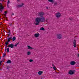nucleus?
I'll return each instance as SVG.
<instances>
[{
    "instance_id": "ddd939ff",
    "label": "nucleus",
    "mask_w": 79,
    "mask_h": 79,
    "mask_svg": "<svg viewBox=\"0 0 79 79\" xmlns=\"http://www.w3.org/2000/svg\"><path fill=\"white\" fill-rule=\"evenodd\" d=\"M8 42H9L8 41H7L5 42V47H7V45H8V44H9Z\"/></svg>"
},
{
    "instance_id": "2f4dec72",
    "label": "nucleus",
    "mask_w": 79,
    "mask_h": 79,
    "mask_svg": "<svg viewBox=\"0 0 79 79\" xmlns=\"http://www.w3.org/2000/svg\"><path fill=\"white\" fill-rule=\"evenodd\" d=\"M69 19H70L71 21H72V20L73 19L69 18Z\"/></svg>"
},
{
    "instance_id": "7ed1b4c3",
    "label": "nucleus",
    "mask_w": 79,
    "mask_h": 79,
    "mask_svg": "<svg viewBox=\"0 0 79 79\" xmlns=\"http://www.w3.org/2000/svg\"><path fill=\"white\" fill-rule=\"evenodd\" d=\"M8 47H10L11 48H13V47H14V45H13V44H11L8 45Z\"/></svg>"
},
{
    "instance_id": "9b49d317",
    "label": "nucleus",
    "mask_w": 79,
    "mask_h": 79,
    "mask_svg": "<svg viewBox=\"0 0 79 79\" xmlns=\"http://www.w3.org/2000/svg\"><path fill=\"white\" fill-rule=\"evenodd\" d=\"M24 5V3H22L21 5H18V7H19V8H21V7H23V6Z\"/></svg>"
},
{
    "instance_id": "58836bf2",
    "label": "nucleus",
    "mask_w": 79,
    "mask_h": 79,
    "mask_svg": "<svg viewBox=\"0 0 79 79\" xmlns=\"http://www.w3.org/2000/svg\"><path fill=\"white\" fill-rule=\"evenodd\" d=\"M1 0H0V1Z\"/></svg>"
},
{
    "instance_id": "6ab92c4d",
    "label": "nucleus",
    "mask_w": 79,
    "mask_h": 79,
    "mask_svg": "<svg viewBox=\"0 0 79 79\" xmlns=\"http://www.w3.org/2000/svg\"><path fill=\"white\" fill-rule=\"evenodd\" d=\"M31 52H27V55H31Z\"/></svg>"
},
{
    "instance_id": "9d476101",
    "label": "nucleus",
    "mask_w": 79,
    "mask_h": 79,
    "mask_svg": "<svg viewBox=\"0 0 79 79\" xmlns=\"http://www.w3.org/2000/svg\"><path fill=\"white\" fill-rule=\"evenodd\" d=\"M74 72L72 71V70H70L69 72V74L72 75L74 74Z\"/></svg>"
},
{
    "instance_id": "393cba45",
    "label": "nucleus",
    "mask_w": 79,
    "mask_h": 79,
    "mask_svg": "<svg viewBox=\"0 0 79 79\" xmlns=\"http://www.w3.org/2000/svg\"><path fill=\"white\" fill-rule=\"evenodd\" d=\"M9 32H7L8 34H11V31H10V30H9Z\"/></svg>"
},
{
    "instance_id": "20e7f679",
    "label": "nucleus",
    "mask_w": 79,
    "mask_h": 79,
    "mask_svg": "<svg viewBox=\"0 0 79 79\" xmlns=\"http://www.w3.org/2000/svg\"><path fill=\"white\" fill-rule=\"evenodd\" d=\"M76 40H74L73 41V47L76 48Z\"/></svg>"
},
{
    "instance_id": "72a5a7b5",
    "label": "nucleus",
    "mask_w": 79,
    "mask_h": 79,
    "mask_svg": "<svg viewBox=\"0 0 79 79\" xmlns=\"http://www.w3.org/2000/svg\"><path fill=\"white\" fill-rule=\"evenodd\" d=\"M0 62H1V63H2V61H0Z\"/></svg>"
},
{
    "instance_id": "4c0bfd02",
    "label": "nucleus",
    "mask_w": 79,
    "mask_h": 79,
    "mask_svg": "<svg viewBox=\"0 0 79 79\" xmlns=\"http://www.w3.org/2000/svg\"><path fill=\"white\" fill-rule=\"evenodd\" d=\"M18 1L19 0H17Z\"/></svg>"
},
{
    "instance_id": "5701e85b",
    "label": "nucleus",
    "mask_w": 79,
    "mask_h": 79,
    "mask_svg": "<svg viewBox=\"0 0 79 79\" xmlns=\"http://www.w3.org/2000/svg\"><path fill=\"white\" fill-rule=\"evenodd\" d=\"M53 68L54 70H55L56 69V67H53Z\"/></svg>"
},
{
    "instance_id": "473e14b6",
    "label": "nucleus",
    "mask_w": 79,
    "mask_h": 79,
    "mask_svg": "<svg viewBox=\"0 0 79 79\" xmlns=\"http://www.w3.org/2000/svg\"><path fill=\"white\" fill-rule=\"evenodd\" d=\"M5 51H6V49H5Z\"/></svg>"
},
{
    "instance_id": "4be33fe9",
    "label": "nucleus",
    "mask_w": 79,
    "mask_h": 79,
    "mask_svg": "<svg viewBox=\"0 0 79 79\" xmlns=\"http://www.w3.org/2000/svg\"><path fill=\"white\" fill-rule=\"evenodd\" d=\"M58 5V2H56L54 3V5Z\"/></svg>"
},
{
    "instance_id": "0eeeda50",
    "label": "nucleus",
    "mask_w": 79,
    "mask_h": 79,
    "mask_svg": "<svg viewBox=\"0 0 79 79\" xmlns=\"http://www.w3.org/2000/svg\"><path fill=\"white\" fill-rule=\"evenodd\" d=\"M11 40H12V37H10L7 38V41L9 42H10Z\"/></svg>"
},
{
    "instance_id": "c85d7f7f",
    "label": "nucleus",
    "mask_w": 79,
    "mask_h": 79,
    "mask_svg": "<svg viewBox=\"0 0 79 79\" xmlns=\"http://www.w3.org/2000/svg\"><path fill=\"white\" fill-rule=\"evenodd\" d=\"M52 66H53V67H55V64H52Z\"/></svg>"
},
{
    "instance_id": "a878e982",
    "label": "nucleus",
    "mask_w": 79,
    "mask_h": 79,
    "mask_svg": "<svg viewBox=\"0 0 79 79\" xmlns=\"http://www.w3.org/2000/svg\"><path fill=\"white\" fill-rule=\"evenodd\" d=\"M19 44V43H18L17 44H15L14 46L15 47H16V46H17V45H18Z\"/></svg>"
},
{
    "instance_id": "cd10ccee",
    "label": "nucleus",
    "mask_w": 79,
    "mask_h": 79,
    "mask_svg": "<svg viewBox=\"0 0 79 79\" xmlns=\"http://www.w3.org/2000/svg\"><path fill=\"white\" fill-rule=\"evenodd\" d=\"M9 24L10 25V26H12V23H9Z\"/></svg>"
},
{
    "instance_id": "c756f323",
    "label": "nucleus",
    "mask_w": 79,
    "mask_h": 79,
    "mask_svg": "<svg viewBox=\"0 0 79 79\" xmlns=\"http://www.w3.org/2000/svg\"><path fill=\"white\" fill-rule=\"evenodd\" d=\"M8 37H10V35H11V34H8Z\"/></svg>"
},
{
    "instance_id": "f257e3e1",
    "label": "nucleus",
    "mask_w": 79,
    "mask_h": 79,
    "mask_svg": "<svg viewBox=\"0 0 79 79\" xmlns=\"http://www.w3.org/2000/svg\"><path fill=\"white\" fill-rule=\"evenodd\" d=\"M38 15L40 17H37L35 18V22L36 23L35 24L36 26L39 25V23L40 22L41 23H44V22L45 21V18L43 17V16L44 15V12H39L38 13Z\"/></svg>"
},
{
    "instance_id": "1a4fd4ad",
    "label": "nucleus",
    "mask_w": 79,
    "mask_h": 79,
    "mask_svg": "<svg viewBox=\"0 0 79 79\" xmlns=\"http://www.w3.org/2000/svg\"><path fill=\"white\" fill-rule=\"evenodd\" d=\"M57 37L58 38V39H61V34H58L57 35Z\"/></svg>"
},
{
    "instance_id": "f704fd0d",
    "label": "nucleus",
    "mask_w": 79,
    "mask_h": 79,
    "mask_svg": "<svg viewBox=\"0 0 79 79\" xmlns=\"http://www.w3.org/2000/svg\"><path fill=\"white\" fill-rule=\"evenodd\" d=\"M12 15H14V14L13 13H12Z\"/></svg>"
},
{
    "instance_id": "39448f33",
    "label": "nucleus",
    "mask_w": 79,
    "mask_h": 79,
    "mask_svg": "<svg viewBox=\"0 0 79 79\" xmlns=\"http://www.w3.org/2000/svg\"><path fill=\"white\" fill-rule=\"evenodd\" d=\"M39 35H40V34H39V33L35 34H34L35 37L37 38L39 36Z\"/></svg>"
},
{
    "instance_id": "2eb2a0df",
    "label": "nucleus",
    "mask_w": 79,
    "mask_h": 79,
    "mask_svg": "<svg viewBox=\"0 0 79 79\" xmlns=\"http://www.w3.org/2000/svg\"><path fill=\"white\" fill-rule=\"evenodd\" d=\"M12 41H15L16 40V37L15 36L13 37V38H12Z\"/></svg>"
},
{
    "instance_id": "4468645a",
    "label": "nucleus",
    "mask_w": 79,
    "mask_h": 79,
    "mask_svg": "<svg viewBox=\"0 0 79 79\" xmlns=\"http://www.w3.org/2000/svg\"><path fill=\"white\" fill-rule=\"evenodd\" d=\"M7 64L11 63V61L10 60H8L6 62Z\"/></svg>"
},
{
    "instance_id": "c9c22d12",
    "label": "nucleus",
    "mask_w": 79,
    "mask_h": 79,
    "mask_svg": "<svg viewBox=\"0 0 79 79\" xmlns=\"http://www.w3.org/2000/svg\"><path fill=\"white\" fill-rule=\"evenodd\" d=\"M46 22H48V21L47 20L46 21Z\"/></svg>"
},
{
    "instance_id": "bb28decb",
    "label": "nucleus",
    "mask_w": 79,
    "mask_h": 79,
    "mask_svg": "<svg viewBox=\"0 0 79 79\" xmlns=\"http://www.w3.org/2000/svg\"><path fill=\"white\" fill-rule=\"evenodd\" d=\"M7 52H9V51H10V50L9 49V48H7Z\"/></svg>"
},
{
    "instance_id": "423d86ee",
    "label": "nucleus",
    "mask_w": 79,
    "mask_h": 79,
    "mask_svg": "<svg viewBox=\"0 0 79 79\" xmlns=\"http://www.w3.org/2000/svg\"><path fill=\"white\" fill-rule=\"evenodd\" d=\"M76 63L74 61H71L70 62V64L71 65H74Z\"/></svg>"
},
{
    "instance_id": "dca6fc26",
    "label": "nucleus",
    "mask_w": 79,
    "mask_h": 79,
    "mask_svg": "<svg viewBox=\"0 0 79 79\" xmlns=\"http://www.w3.org/2000/svg\"><path fill=\"white\" fill-rule=\"evenodd\" d=\"M10 0H8L7 3V6H8L9 4H10Z\"/></svg>"
},
{
    "instance_id": "e433bc0d",
    "label": "nucleus",
    "mask_w": 79,
    "mask_h": 79,
    "mask_svg": "<svg viewBox=\"0 0 79 79\" xmlns=\"http://www.w3.org/2000/svg\"><path fill=\"white\" fill-rule=\"evenodd\" d=\"M47 9H48V7L47 8Z\"/></svg>"
},
{
    "instance_id": "aec40b11",
    "label": "nucleus",
    "mask_w": 79,
    "mask_h": 79,
    "mask_svg": "<svg viewBox=\"0 0 79 79\" xmlns=\"http://www.w3.org/2000/svg\"><path fill=\"white\" fill-rule=\"evenodd\" d=\"M0 9H1V10L3 9V7L2 6H0Z\"/></svg>"
},
{
    "instance_id": "a211bd4d",
    "label": "nucleus",
    "mask_w": 79,
    "mask_h": 79,
    "mask_svg": "<svg viewBox=\"0 0 79 79\" xmlns=\"http://www.w3.org/2000/svg\"><path fill=\"white\" fill-rule=\"evenodd\" d=\"M40 31H44L45 30V29L44 27H42L40 28Z\"/></svg>"
},
{
    "instance_id": "f03ea898",
    "label": "nucleus",
    "mask_w": 79,
    "mask_h": 79,
    "mask_svg": "<svg viewBox=\"0 0 79 79\" xmlns=\"http://www.w3.org/2000/svg\"><path fill=\"white\" fill-rule=\"evenodd\" d=\"M56 18H60L61 16V14L60 12H57L55 14Z\"/></svg>"
},
{
    "instance_id": "b1692460",
    "label": "nucleus",
    "mask_w": 79,
    "mask_h": 79,
    "mask_svg": "<svg viewBox=\"0 0 79 79\" xmlns=\"http://www.w3.org/2000/svg\"><path fill=\"white\" fill-rule=\"evenodd\" d=\"M48 2H53V0H48Z\"/></svg>"
},
{
    "instance_id": "412c9836",
    "label": "nucleus",
    "mask_w": 79,
    "mask_h": 79,
    "mask_svg": "<svg viewBox=\"0 0 79 79\" xmlns=\"http://www.w3.org/2000/svg\"><path fill=\"white\" fill-rule=\"evenodd\" d=\"M34 61V60H32L31 59H30L29 60L30 62H32V61Z\"/></svg>"
},
{
    "instance_id": "f3484780",
    "label": "nucleus",
    "mask_w": 79,
    "mask_h": 79,
    "mask_svg": "<svg viewBox=\"0 0 79 79\" xmlns=\"http://www.w3.org/2000/svg\"><path fill=\"white\" fill-rule=\"evenodd\" d=\"M6 56V53L5 52H4L2 54V57L3 58L5 57Z\"/></svg>"
},
{
    "instance_id": "7c9ffc66",
    "label": "nucleus",
    "mask_w": 79,
    "mask_h": 79,
    "mask_svg": "<svg viewBox=\"0 0 79 79\" xmlns=\"http://www.w3.org/2000/svg\"><path fill=\"white\" fill-rule=\"evenodd\" d=\"M5 14H6V13H7V12H6V11H5Z\"/></svg>"
},
{
    "instance_id": "6e6552de",
    "label": "nucleus",
    "mask_w": 79,
    "mask_h": 79,
    "mask_svg": "<svg viewBox=\"0 0 79 79\" xmlns=\"http://www.w3.org/2000/svg\"><path fill=\"white\" fill-rule=\"evenodd\" d=\"M42 73H43V72L41 71H39L38 73V74L39 75H41V74H42Z\"/></svg>"
},
{
    "instance_id": "f8f14e48",
    "label": "nucleus",
    "mask_w": 79,
    "mask_h": 79,
    "mask_svg": "<svg viewBox=\"0 0 79 79\" xmlns=\"http://www.w3.org/2000/svg\"><path fill=\"white\" fill-rule=\"evenodd\" d=\"M27 47H28V49H34V48H32L30 46L28 45Z\"/></svg>"
}]
</instances>
